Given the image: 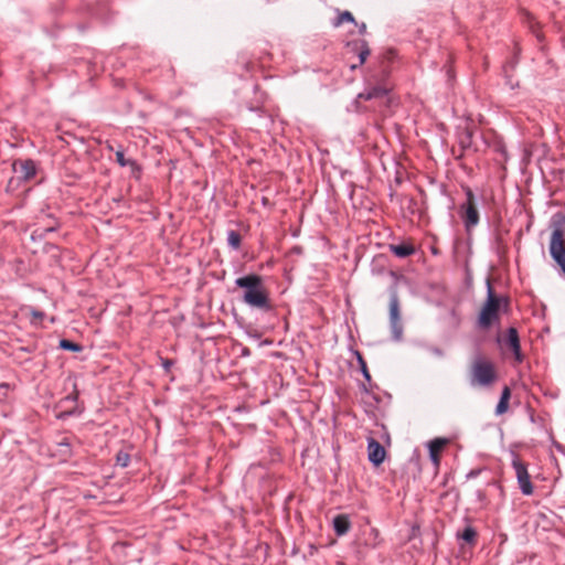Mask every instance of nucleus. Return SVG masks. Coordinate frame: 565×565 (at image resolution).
<instances>
[{
	"label": "nucleus",
	"instance_id": "nucleus-3",
	"mask_svg": "<svg viewBox=\"0 0 565 565\" xmlns=\"http://www.w3.org/2000/svg\"><path fill=\"white\" fill-rule=\"evenodd\" d=\"M550 254L565 274V214L556 213L552 218Z\"/></svg>",
	"mask_w": 565,
	"mask_h": 565
},
{
	"label": "nucleus",
	"instance_id": "nucleus-2",
	"mask_svg": "<svg viewBox=\"0 0 565 565\" xmlns=\"http://www.w3.org/2000/svg\"><path fill=\"white\" fill-rule=\"evenodd\" d=\"M487 300L483 303L478 318V326L483 330L489 329L493 323L498 322L500 319V309L502 308L503 310H507L510 305L508 297H499L495 295L491 287L490 280L487 281Z\"/></svg>",
	"mask_w": 565,
	"mask_h": 565
},
{
	"label": "nucleus",
	"instance_id": "nucleus-14",
	"mask_svg": "<svg viewBox=\"0 0 565 565\" xmlns=\"http://www.w3.org/2000/svg\"><path fill=\"white\" fill-rule=\"evenodd\" d=\"M390 252H392L396 257L406 258L415 254L416 248L412 243H402V244H391L388 246Z\"/></svg>",
	"mask_w": 565,
	"mask_h": 565
},
{
	"label": "nucleus",
	"instance_id": "nucleus-28",
	"mask_svg": "<svg viewBox=\"0 0 565 565\" xmlns=\"http://www.w3.org/2000/svg\"><path fill=\"white\" fill-rule=\"evenodd\" d=\"M31 316L33 318L32 323H38L39 321H41L44 318V312L33 309L31 311Z\"/></svg>",
	"mask_w": 565,
	"mask_h": 565
},
{
	"label": "nucleus",
	"instance_id": "nucleus-16",
	"mask_svg": "<svg viewBox=\"0 0 565 565\" xmlns=\"http://www.w3.org/2000/svg\"><path fill=\"white\" fill-rule=\"evenodd\" d=\"M477 536H478L477 531L470 525L466 526L461 532L457 533L458 539H461L462 541H465L466 543H468L470 545L476 544Z\"/></svg>",
	"mask_w": 565,
	"mask_h": 565
},
{
	"label": "nucleus",
	"instance_id": "nucleus-31",
	"mask_svg": "<svg viewBox=\"0 0 565 565\" xmlns=\"http://www.w3.org/2000/svg\"><path fill=\"white\" fill-rule=\"evenodd\" d=\"M494 151H497L498 153H500L504 159L507 157V150H505V147L502 145V143H497L494 146Z\"/></svg>",
	"mask_w": 565,
	"mask_h": 565
},
{
	"label": "nucleus",
	"instance_id": "nucleus-15",
	"mask_svg": "<svg viewBox=\"0 0 565 565\" xmlns=\"http://www.w3.org/2000/svg\"><path fill=\"white\" fill-rule=\"evenodd\" d=\"M116 161L120 167L129 166L131 168L132 173L140 171L137 162L132 159H127L125 157L124 150H121V149L116 151Z\"/></svg>",
	"mask_w": 565,
	"mask_h": 565
},
{
	"label": "nucleus",
	"instance_id": "nucleus-11",
	"mask_svg": "<svg viewBox=\"0 0 565 565\" xmlns=\"http://www.w3.org/2000/svg\"><path fill=\"white\" fill-rule=\"evenodd\" d=\"M384 447L374 438H371L367 444V457L374 466H380L385 458Z\"/></svg>",
	"mask_w": 565,
	"mask_h": 565
},
{
	"label": "nucleus",
	"instance_id": "nucleus-32",
	"mask_svg": "<svg viewBox=\"0 0 565 565\" xmlns=\"http://www.w3.org/2000/svg\"><path fill=\"white\" fill-rule=\"evenodd\" d=\"M161 365L163 366V369L169 372L171 366L173 365V361L170 360V359H162L161 358Z\"/></svg>",
	"mask_w": 565,
	"mask_h": 565
},
{
	"label": "nucleus",
	"instance_id": "nucleus-8",
	"mask_svg": "<svg viewBox=\"0 0 565 565\" xmlns=\"http://www.w3.org/2000/svg\"><path fill=\"white\" fill-rule=\"evenodd\" d=\"M512 467L515 470L518 483L520 486L521 492L524 495H531L533 493V484L531 482L530 475L527 472V465L521 461L519 458H514L512 460Z\"/></svg>",
	"mask_w": 565,
	"mask_h": 565
},
{
	"label": "nucleus",
	"instance_id": "nucleus-13",
	"mask_svg": "<svg viewBox=\"0 0 565 565\" xmlns=\"http://www.w3.org/2000/svg\"><path fill=\"white\" fill-rule=\"evenodd\" d=\"M332 525L338 536L345 535L351 529V521L348 514H338L332 520Z\"/></svg>",
	"mask_w": 565,
	"mask_h": 565
},
{
	"label": "nucleus",
	"instance_id": "nucleus-35",
	"mask_svg": "<svg viewBox=\"0 0 565 565\" xmlns=\"http://www.w3.org/2000/svg\"><path fill=\"white\" fill-rule=\"evenodd\" d=\"M478 473H479V470H471V471L468 473V478L476 477Z\"/></svg>",
	"mask_w": 565,
	"mask_h": 565
},
{
	"label": "nucleus",
	"instance_id": "nucleus-23",
	"mask_svg": "<svg viewBox=\"0 0 565 565\" xmlns=\"http://www.w3.org/2000/svg\"><path fill=\"white\" fill-rule=\"evenodd\" d=\"M356 356H358V361H359V364H360V370H361L364 379L366 381H371V375H370V372L367 370L366 362L364 361V359H363V356L361 355L360 352H356Z\"/></svg>",
	"mask_w": 565,
	"mask_h": 565
},
{
	"label": "nucleus",
	"instance_id": "nucleus-24",
	"mask_svg": "<svg viewBox=\"0 0 565 565\" xmlns=\"http://www.w3.org/2000/svg\"><path fill=\"white\" fill-rule=\"evenodd\" d=\"M10 385L7 383L0 384V403H4L8 399Z\"/></svg>",
	"mask_w": 565,
	"mask_h": 565
},
{
	"label": "nucleus",
	"instance_id": "nucleus-20",
	"mask_svg": "<svg viewBox=\"0 0 565 565\" xmlns=\"http://www.w3.org/2000/svg\"><path fill=\"white\" fill-rule=\"evenodd\" d=\"M242 236L237 231L231 230L227 232V244L233 249H238L241 247Z\"/></svg>",
	"mask_w": 565,
	"mask_h": 565
},
{
	"label": "nucleus",
	"instance_id": "nucleus-18",
	"mask_svg": "<svg viewBox=\"0 0 565 565\" xmlns=\"http://www.w3.org/2000/svg\"><path fill=\"white\" fill-rule=\"evenodd\" d=\"M458 142L462 151L469 150L472 146V131L466 129L458 137Z\"/></svg>",
	"mask_w": 565,
	"mask_h": 565
},
{
	"label": "nucleus",
	"instance_id": "nucleus-19",
	"mask_svg": "<svg viewBox=\"0 0 565 565\" xmlns=\"http://www.w3.org/2000/svg\"><path fill=\"white\" fill-rule=\"evenodd\" d=\"M338 12H339L338 17L332 21L333 28H339L344 22L355 23V18L353 17V14L350 11L340 12L338 10Z\"/></svg>",
	"mask_w": 565,
	"mask_h": 565
},
{
	"label": "nucleus",
	"instance_id": "nucleus-21",
	"mask_svg": "<svg viewBox=\"0 0 565 565\" xmlns=\"http://www.w3.org/2000/svg\"><path fill=\"white\" fill-rule=\"evenodd\" d=\"M58 348L72 352H81L83 350V347L79 343L73 342L68 339H61Z\"/></svg>",
	"mask_w": 565,
	"mask_h": 565
},
{
	"label": "nucleus",
	"instance_id": "nucleus-34",
	"mask_svg": "<svg viewBox=\"0 0 565 565\" xmlns=\"http://www.w3.org/2000/svg\"><path fill=\"white\" fill-rule=\"evenodd\" d=\"M354 24L358 26L359 33L361 35H364L366 33V24L364 22L359 23V22L355 21Z\"/></svg>",
	"mask_w": 565,
	"mask_h": 565
},
{
	"label": "nucleus",
	"instance_id": "nucleus-29",
	"mask_svg": "<svg viewBox=\"0 0 565 565\" xmlns=\"http://www.w3.org/2000/svg\"><path fill=\"white\" fill-rule=\"evenodd\" d=\"M510 398H511V390L509 386L505 385L501 392L500 399L510 401Z\"/></svg>",
	"mask_w": 565,
	"mask_h": 565
},
{
	"label": "nucleus",
	"instance_id": "nucleus-12",
	"mask_svg": "<svg viewBox=\"0 0 565 565\" xmlns=\"http://www.w3.org/2000/svg\"><path fill=\"white\" fill-rule=\"evenodd\" d=\"M449 443L447 438H435L428 444L429 457L436 467L440 463V452Z\"/></svg>",
	"mask_w": 565,
	"mask_h": 565
},
{
	"label": "nucleus",
	"instance_id": "nucleus-30",
	"mask_svg": "<svg viewBox=\"0 0 565 565\" xmlns=\"http://www.w3.org/2000/svg\"><path fill=\"white\" fill-rule=\"evenodd\" d=\"M60 223L57 221H53L49 223L47 226L44 227V232H54L58 228Z\"/></svg>",
	"mask_w": 565,
	"mask_h": 565
},
{
	"label": "nucleus",
	"instance_id": "nucleus-25",
	"mask_svg": "<svg viewBox=\"0 0 565 565\" xmlns=\"http://www.w3.org/2000/svg\"><path fill=\"white\" fill-rule=\"evenodd\" d=\"M508 408H509V401L499 399V403L497 404V407H495V414L502 415L508 411Z\"/></svg>",
	"mask_w": 565,
	"mask_h": 565
},
{
	"label": "nucleus",
	"instance_id": "nucleus-10",
	"mask_svg": "<svg viewBox=\"0 0 565 565\" xmlns=\"http://www.w3.org/2000/svg\"><path fill=\"white\" fill-rule=\"evenodd\" d=\"M347 47L350 52L359 56V65L364 64L371 53L369 43L363 39L349 41Z\"/></svg>",
	"mask_w": 565,
	"mask_h": 565
},
{
	"label": "nucleus",
	"instance_id": "nucleus-27",
	"mask_svg": "<svg viewBox=\"0 0 565 565\" xmlns=\"http://www.w3.org/2000/svg\"><path fill=\"white\" fill-rule=\"evenodd\" d=\"M78 396H79V392H78L76 385L74 384L73 392L64 398V402H74L75 403V402H77Z\"/></svg>",
	"mask_w": 565,
	"mask_h": 565
},
{
	"label": "nucleus",
	"instance_id": "nucleus-37",
	"mask_svg": "<svg viewBox=\"0 0 565 565\" xmlns=\"http://www.w3.org/2000/svg\"><path fill=\"white\" fill-rule=\"evenodd\" d=\"M248 353H249L248 349H245L243 352V354H248Z\"/></svg>",
	"mask_w": 565,
	"mask_h": 565
},
{
	"label": "nucleus",
	"instance_id": "nucleus-22",
	"mask_svg": "<svg viewBox=\"0 0 565 565\" xmlns=\"http://www.w3.org/2000/svg\"><path fill=\"white\" fill-rule=\"evenodd\" d=\"M130 462V455L124 450H119L116 455V465L126 468Z\"/></svg>",
	"mask_w": 565,
	"mask_h": 565
},
{
	"label": "nucleus",
	"instance_id": "nucleus-39",
	"mask_svg": "<svg viewBox=\"0 0 565 565\" xmlns=\"http://www.w3.org/2000/svg\"><path fill=\"white\" fill-rule=\"evenodd\" d=\"M13 182H14V180H13V179H11V180L9 181V185H11Z\"/></svg>",
	"mask_w": 565,
	"mask_h": 565
},
{
	"label": "nucleus",
	"instance_id": "nucleus-38",
	"mask_svg": "<svg viewBox=\"0 0 565 565\" xmlns=\"http://www.w3.org/2000/svg\"><path fill=\"white\" fill-rule=\"evenodd\" d=\"M356 66H358V65L353 64V65L351 66V70L356 68Z\"/></svg>",
	"mask_w": 565,
	"mask_h": 565
},
{
	"label": "nucleus",
	"instance_id": "nucleus-26",
	"mask_svg": "<svg viewBox=\"0 0 565 565\" xmlns=\"http://www.w3.org/2000/svg\"><path fill=\"white\" fill-rule=\"evenodd\" d=\"M58 446L62 448H65L63 454L70 455L71 454V441L67 437H64L61 441H58Z\"/></svg>",
	"mask_w": 565,
	"mask_h": 565
},
{
	"label": "nucleus",
	"instance_id": "nucleus-6",
	"mask_svg": "<svg viewBox=\"0 0 565 565\" xmlns=\"http://www.w3.org/2000/svg\"><path fill=\"white\" fill-rule=\"evenodd\" d=\"M390 326L393 339L399 341L403 335V324L399 312V300L396 290H393L390 297Z\"/></svg>",
	"mask_w": 565,
	"mask_h": 565
},
{
	"label": "nucleus",
	"instance_id": "nucleus-5",
	"mask_svg": "<svg viewBox=\"0 0 565 565\" xmlns=\"http://www.w3.org/2000/svg\"><path fill=\"white\" fill-rule=\"evenodd\" d=\"M466 201L460 206V216L467 231L477 226L479 223V212L477 209L476 196L472 190L467 186L465 188Z\"/></svg>",
	"mask_w": 565,
	"mask_h": 565
},
{
	"label": "nucleus",
	"instance_id": "nucleus-7",
	"mask_svg": "<svg viewBox=\"0 0 565 565\" xmlns=\"http://www.w3.org/2000/svg\"><path fill=\"white\" fill-rule=\"evenodd\" d=\"M12 170L18 181L30 182L38 173V164L32 159H15L12 162Z\"/></svg>",
	"mask_w": 565,
	"mask_h": 565
},
{
	"label": "nucleus",
	"instance_id": "nucleus-33",
	"mask_svg": "<svg viewBox=\"0 0 565 565\" xmlns=\"http://www.w3.org/2000/svg\"><path fill=\"white\" fill-rule=\"evenodd\" d=\"M512 352L514 354V358H515L516 362L521 363L523 361V354L521 352V345L518 347L516 351H512Z\"/></svg>",
	"mask_w": 565,
	"mask_h": 565
},
{
	"label": "nucleus",
	"instance_id": "nucleus-1",
	"mask_svg": "<svg viewBox=\"0 0 565 565\" xmlns=\"http://www.w3.org/2000/svg\"><path fill=\"white\" fill-rule=\"evenodd\" d=\"M238 288L244 289L242 300L252 308L269 312L273 310L269 292L262 276L249 274L235 280Z\"/></svg>",
	"mask_w": 565,
	"mask_h": 565
},
{
	"label": "nucleus",
	"instance_id": "nucleus-9",
	"mask_svg": "<svg viewBox=\"0 0 565 565\" xmlns=\"http://www.w3.org/2000/svg\"><path fill=\"white\" fill-rule=\"evenodd\" d=\"M391 87L386 84L369 85L358 95V99L376 100L383 104L388 102V93Z\"/></svg>",
	"mask_w": 565,
	"mask_h": 565
},
{
	"label": "nucleus",
	"instance_id": "nucleus-36",
	"mask_svg": "<svg viewBox=\"0 0 565 565\" xmlns=\"http://www.w3.org/2000/svg\"><path fill=\"white\" fill-rule=\"evenodd\" d=\"M65 414H67V415H73V414H74V411L66 412Z\"/></svg>",
	"mask_w": 565,
	"mask_h": 565
},
{
	"label": "nucleus",
	"instance_id": "nucleus-4",
	"mask_svg": "<svg viewBox=\"0 0 565 565\" xmlns=\"http://www.w3.org/2000/svg\"><path fill=\"white\" fill-rule=\"evenodd\" d=\"M498 379L495 366L492 361L477 355L470 366V384L472 386H490Z\"/></svg>",
	"mask_w": 565,
	"mask_h": 565
},
{
	"label": "nucleus",
	"instance_id": "nucleus-17",
	"mask_svg": "<svg viewBox=\"0 0 565 565\" xmlns=\"http://www.w3.org/2000/svg\"><path fill=\"white\" fill-rule=\"evenodd\" d=\"M505 344L511 351H516L520 344L519 333L514 327L508 329Z\"/></svg>",
	"mask_w": 565,
	"mask_h": 565
}]
</instances>
